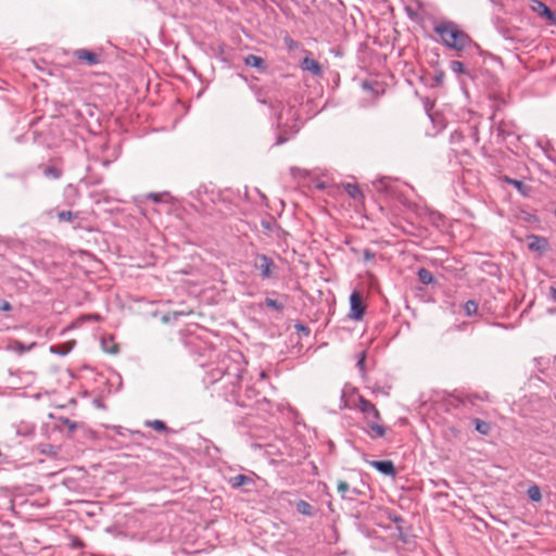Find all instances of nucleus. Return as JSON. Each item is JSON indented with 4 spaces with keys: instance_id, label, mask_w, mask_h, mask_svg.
<instances>
[{
    "instance_id": "obj_31",
    "label": "nucleus",
    "mask_w": 556,
    "mask_h": 556,
    "mask_svg": "<svg viewBox=\"0 0 556 556\" xmlns=\"http://www.w3.org/2000/svg\"><path fill=\"white\" fill-rule=\"evenodd\" d=\"M102 344H103V349H104L106 352H109V353H116V352H117V348H116L115 345L111 349V348L106 346L105 341H103V343H102Z\"/></svg>"
},
{
    "instance_id": "obj_39",
    "label": "nucleus",
    "mask_w": 556,
    "mask_h": 556,
    "mask_svg": "<svg viewBox=\"0 0 556 556\" xmlns=\"http://www.w3.org/2000/svg\"><path fill=\"white\" fill-rule=\"evenodd\" d=\"M554 214H555V216H556V210L554 211Z\"/></svg>"
},
{
    "instance_id": "obj_12",
    "label": "nucleus",
    "mask_w": 556,
    "mask_h": 556,
    "mask_svg": "<svg viewBox=\"0 0 556 556\" xmlns=\"http://www.w3.org/2000/svg\"><path fill=\"white\" fill-rule=\"evenodd\" d=\"M251 482L252 479L245 475H237L230 479L231 486L236 489Z\"/></svg>"
},
{
    "instance_id": "obj_38",
    "label": "nucleus",
    "mask_w": 556,
    "mask_h": 556,
    "mask_svg": "<svg viewBox=\"0 0 556 556\" xmlns=\"http://www.w3.org/2000/svg\"><path fill=\"white\" fill-rule=\"evenodd\" d=\"M393 521H394V522H400V521H402V518H401V517H399V516H396V517H394V518H393Z\"/></svg>"
},
{
    "instance_id": "obj_35",
    "label": "nucleus",
    "mask_w": 556,
    "mask_h": 556,
    "mask_svg": "<svg viewBox=\"0 0 556 556\" xmlns=\"http://www.w3.org/2000/svg\"><path fill=\"white\" fill-rule=\"evenodd\" d=\"M551 296L554 301H556V288L554 287L551 288Z\"/></svg>"
},
{
    "instance_id": "obj_18",
    "label": "nucleus",
    "mask_w": 556,
    "mask_h": 556,
    "mask_svg": "<svg viewBox=\"0 0 556 556\" xmlns=\"http://www.w3.org/2000/svg\"><path fill=\"white\" fill-rule=\"evenodd\" d=\"M528 497L534 502H539L542 498L541 490L538 485H532L527 491Z\"/></svg>"
},
{
    "instance_id": "obj_11",
    "label": "nucleus",
    "mask_w": 556,
    "mask_h": 556,
    "mask_svg": "<svg viewBox=\"0 0 556 556\" xmlns=\"http://www.w3.org/2000/svg\"><path fill=\"white\" fill-rule=\"evenodd\" d=\"M296 510L303 516H313L315 514L314 507L306 501L300 500L295 503Z\"/></svg>"
},
{
    "instance_id": "obj_7",
    "label": "nucleus",
    "mask_w": 556,
    "mask_h": 556,
    "mask_svg": "<svg viewBox=\"0 0 556 556\" xmlns=\"http://www.w3.org/2000/svg\"><path fill=\"white\" fill-rule=\"evenodd\" d=\"M74 55L77 58V60L86 62L89 65H94L99 63L98 54L86 49L76 50L74 52Z\"/></svg>"
},
{
    "instance_id": "obj_14",
    "label": "nucleus",
    "mask_w": 556,
    "mask_h": 556,
    "mask_svg": "<svg viewBox=\"0 0 556 556\" xmlns=\"http://www.w3.org/2000/svg\"><path fill=\"white\" fill-rule=\"evenodd\" d=\"M546 247L545 239L533 237V240L529 243V249L532 251H542Z\"/></svg>"
},
{
    "instance_id": "obj_1",
    "label": "nucleus",
    "mask_w": 556,
    "mask_h": 556,
    "mask_svg": "<svg viewBox=\"0 0 556 556\" xmlns=\"http://www.w3.org/2000/svg\"><path fill=\"white\" fill-rule=\"evenodd\" d=\"M434 31L440 36L442 42L454 50L460 51L469 43V37L452 22L437 25Z\"/></svg>"
},
{
    "instance_id": "obj_22",
    "label": "nucleus",
    "mask_w": 556,
    "mask_h": 556,
    "mask_svg": "<svg viewBox=\"0 0 556 556\" xmlns=\"http://www.w3.org/2000/svg\"><path fill=\"white\" fill-rule=\"evenodd\" d=\"M450 68L456 74L465 73V65L459 61H452Z\"/></svg>"
},
{
    "instance_id": "obj_6",
    "label": "nucleus",
    "mask_w": 556,
    "mask_h": 556,
    "mask_svg": "<svg viewBox=\"0 0 556 556\" xmlns=\"http://www.w3.org/2000/svg\"><path fill=\"white\" fill-rule=\"evenodd\" d=\"M370 466L387 476L393 477L396 473L394 464L391 460H372Z\"/></svg>"
},
{
    "instance_id": "obj_17",
    "label": "nucleus",
    "mask_w": 556,
    "mask_h": 556,
    "mask_svg": "<svg viewBox=\"0 0 556 556\" xmlns=\"http://www.w3.org/2000/svg\"><path fill=\"white\" fill-rule=\"evenodd\" d=\"M146 426L152 428L155 431L163 432L167 429L164 421L155 419V420H149L146 422Z\"/></svg>"
},
{
    "instance_id": "obj_33",
    "label": "nucleus",
    "mask_w": 556,
    "mask_h": 556,
    "mask_svg": "<svg viewBox=\"0 0 556 556\" xmlns=\"http://www.w3.org/2000/svg\"><path fill=\"white\" fill-rule=\"evenodd\" d=\"M288 139L283 136H279L277 141H276V144L279 146V144H282L287 141Z\"/></svg>"
},
{
    "instance_id": "obj_30",
    "label": "nucleus",
    "mask_w": 556,
    "mask_h": 556,
    "mask_svg": "<svg viewBox=\"0 0 556 556\" xmlns=\"http://www.w3.org/2000/svg\"><path fill=\"white\" fill-rule=\"evenodd\" d=\"M374 257H375V254L371 251L365 250V252H364L365 260L369 261V260H372Z\"/></svg>"
},
{
    "instance_id": "obj_37",
    "label": "nucleus",
    "mask_w": 556,
    "mask_h": 556,
    "mask_svg": "<svg viewBox=\"0 0 556 556\" xmlns=\"http://www.w3.org/2000/svg\"><path fill=\"white\" fill-rule=\"evenodd\" d=\"M149 197H150V198H152V199H153V201H155V202H157V201L160 200L157 194H153V193H152V194H150Z\"/></svg>"
},
{
    "instance_id": "obj_27",
    "label": "nucleus",
    "mask_w": 556,
    "mask_h": 556,
    "mask_svg": "<svg viewBox=\"0 0 556 556\" xmlns=\"http://www.w3.org/2000/svg\"><path fill=\"white\" fill-rule=\"evenodd\" d=\"M508 182L513 185L516 189L523 193V184L516 179H508Z\"/></svg>"
},
{
    "instance_id": "obj_10",
    "label": "nucleus",
    "mask_w": 556,
    "mask_h": 556,
    "mask_svg": "<svg viewBox=\"0 0 556 556\" xmlns=\"http://www.w3.org/2000/svg\"><path fill=\"white\" fill-rule=\"evenodd\" d=\"M244 64L258 70H265V62L261 56L249 54L244 58Z\"/></svg>"
},
{
    "instance_id": "obj_23",
    "label": "nucleus",
    "mask_w": 556,
    "mask_h": 556,
    "mask_svg": "<svg viewBox=\"0 0 556 556\" xmlns=\"http://www.w3.org/2000/svg\"><path fill=\"white\" fill-rule=\"evenodd\" d=\"M43 173H45V175H46L47 177H52V178H54V179H58V178L61 176V170H60V169H58V168H55V167H51V166H50V167L45 168V172H43Z\"/></svg>"
},
{
    "instance_id": "obj_26",
    "label": "nucleus",
    "mask_w": 556,
    "mask_h": 556,
    "mask_svg": "<svg viewBox=\"0 0 556 556\" xmlns=\"http://www.w3.org/2000/svg\"><path fill=\"white\" fill-rule=\"evenodd\" d=\"M356 366L358 367L361 372L364 375L365 374V353H362L359 355Z\"/></svg>"
},
{
    "instance_id": "obj_3",
    "label": "nucleus",
    "mask_w": 556,
    "mask_h": 556,
    "mask_svg": "<svg viewBox=\"0 0 556 556\" xmlns=\"http://www.w3.org/2000/svg\"><path fill=\"white\" fill-rule=\"evenodd\" d=\"M357 407L365 415L367 422L380 419V413L377 407L363 396L359 397Z\"/></svg>"
},
{
    "instance_id": "obj_28",
    "label": "nucleus",
    "mask_w": 556,
    "mask_h": 556,
    "mask_svg": "<svg viewBox=\"0 0 556 556\" xmlns=\"http://www.w3.org/2000/svg\"><path fill=\"white\" fill-rule=\"evenodd\" d=\"M12 308L11 304L8 301H0V309L3 312H8Z\"/></svg>"
},
{
    "instance_id": "obj_15",
    "label": "nucleus",
    "mask_w": 556,
    "mask_h": 556,
    "mask_svg": "<svg viewBox=\"0 0 556 556\" xmlns=\"http://www.w3.org/2000/svg\"><path fill=\"white\" fill-rule=\"evenodd\" d=\"M418 278H419L420 282H422L425 285H429L433 281L432 274L426 268H420L418 270Z\"/></svg>"
},
{
    "instance_id": "obj_25",
    "label": "nucleus",
    "mask_w": 556,
    "mask_h": 556,
    "mask_svg": "<svg viewBox=\"0 0 556 556\" xmlns=\"http://www.w3.org/2000/svg\"><path fill=\"white\" fill-rule=\"evenodd\" d=\"M265 303L268 307L275 308L277 311L282 309V305L276 300L267 298Z\"/></svg>"
},
{
    "instance_id": "obj_36",
    "label": "nucleus",
    "mask_w": 556,
    "mask_h": 556,
    "mask_svg": "<svg viewBox=\"0 0 556 556\" xmlns=\"http://www.w3.org/2000/svg\"><path fill=\"white\" fill-rule=\"evenodd\" d=\"M435 78H437V81H438V83H441V81H442V79H443V73H440L439 75H437V77H435Z\"/></svg>"
},
{
    "instance_id": "obj_5",
    "label": "nucleus",
    "mask_w": 556,
    "mask_h": 556,
    "mask_svg": "<svg viewBox=\"0 0 556 556\" xmlns=\"http://www.w3.org/2000/svg\"><path fill=\"white\" fill-rule=\"evenodd\" d=\"M530 8L538 15L545 17L547 21L556 23V17H555L554 12L549 8H547L542 1L532 0Z\"/></svg>"
},
{
    "instance_id": "obj_21",
    "label": "nucleus",
    "mask_w": 556,
    "mask_h": 556,
    "mask_svg": "<svg viewBox=\"0 0 556 556\" xmlns=\"http://www.w3.org/2000/svg\"><path fill=\"white\" fill-rule=\"evenodd\" d=\"M58 218L61 222H72L76 218V215L71 211H62L58 214Z\"/></svg>"
},
{
    "instance_id": "obj_34",
    "label": "nucleus",
    "mask_w": 556,
    "mask_h": 556,
    "mask_svg": "<svg viewBox=\"0 0 556 556\" xmlns=\"http://www.w3.org/2000/svg\"><path fill=\"white\" fill-rule=\"evenodd\" d=\"M277 123H278L279 127L282 126V113L281 112L277 115Z\"/></svg>"
},
{
    "instance_id": "obj_20",
    "label": "nucleus",
    "mask_w": 556,
    "mask_h": 556,
    "mask_svg": "<svg viewBox=\"0 0 556 556\" xmlns=\"http://www.w3.org/2000/svg\"><path fill=\"white\" fill-rule=\"evenodd\" d=\"M464 308H465L466 314H467L468 316H471V315H473V314H476V313H477V311H478V304H477L475 301L469 300V301H467V302L465 303Z\"/></svg>"
},
{
    "instance_id": "obj_24",
    "label": "nucleus",
    "mask_w": 556,
    "mask_h": 556,
    "mask_svg": "<svg viewBox=\"0 0 556 556\" xmlns=\"http://www.w3.org/2000/svg\"><path fill=\"white\" fill-rule=\"evenodd\" d=\"M337 488H338V492L341 494L342 498H344L345 493L350 489V485L345 481H339Z\"/></svg>"
},
{
    "instance_id": "obj_4",
    "label": "nucleus",
    "mask_w": 556,
    "mask_h": 556,
    "mask_svg": "<svg viewBox=\"0 0 556 556\" xmlns=\"http://www.w3.org/2000/svg\"><path fill=\"white\" fill-rule=\"evenodd\" d=\"M351 312L350 317L354 320L362 319L365 306L362 303V296L357 291H354L350 296Z\"/></svg>"
},
{
    "instance_id": "obj_19",
    "label": "nucleus",
    "mask_w": 556,
    "mask_h": 556,
    "mask_svg": "<svg viewBox=\"0 0 556 556\" xmlns=\"http://www.w3.org/2000/svg\"><path fill=\"white\" fill-rule=\"evenodd\" d=\"M35 344L36 343H31L29 345H25L24 343L16 341L13 344V350L16 351L20 354H23L25 352L30 351L35 346Z\"/></svg>"
},
{
    "instance_id": "obj_2",
    "label": "nucleus",
    "mask_w": 556,
    "mask_h": 556,
    "mask_svg": "<svg viewBox=\"0 0 556 556\" xmlns=\"http://www.w3.org/2000/svg\"><path fill=\"white\" fill-rule=\"evenodd\" d=\"M254 266L261 271V276L263 279H269L273 277V269L275 267V264L273 260L269 258L267 255H256Z\"/></svg>"
},
{
    "instance_id": "obj_16",
    "label": "nucleus",
    "mask_w": 556,
    "mask_h": 556,
    "mask_svg": "<svg viewBox=\"0 0 556 556\" xmlns=\"http://www.w3.org/2000/svg\"><path fill=\"white\" fill-rule=\"evenodd\" d=\"M345 191L348 192V194L353 198V199H361L362 198V191L359 190V188L356 186V185H352V184H348L345 187H344Z\"/></svg>"
},
{
    "instance_id": "obj_13",
    "label": "nucleus",
    "mask_w": 556,
    "mask_h": 556,
    "mask_svg": "<svg viewBox=\"0 0 556 556\" xmlns=\"http://www.w3.org/2000/svg\"><path fill=\"white\" fill-rule=\"evenodd\" d=\"M378 420L368 421V426L375 433V437L381 438L386 434V428L377 422Z\"/></svg>"
},
{
    "instance_id": "obj_8",
    "label": "nucleus",
    "mask_w": 556,
    "mask_h": 556,
    "mask_svg": "<svg viewBox=\"0 0 556 556\" xmlns=\"http://www.w3.org/2000/svg\"><path fill=\"white\" fill-rule=\"evenodd\" d=\"M302 68L304 71H307V72L314 74V75H320V73H321V68H320V65L318 64V62L311 58H305L302 61Z\"/></svg>"
},
{
    "instance_id": "obj_32",
    "label": "nucleus",
    "mask_w": 556,
    "mask_h": 556,
    "mask_svg": "<svg viewBox=\"0 0 556 556\" xmlns=\"http://www.w3.org/2000/svg\"><path fill=\"white\" fill-rule=\"evenodd\" d=\"M64 422L67 425V427H68V429H70L71 431H73V430H75V429H76V424H75V422H73V421H71V420H68V419H65V421H64Z\"/></svg>"
},
{
    "instance_id": "obj_29",
    "label": "nucleus",
    "mask_w": 556,
    "mask_h": 556,
    "mask_svg": "<svg viewBox=\"0 0 556 556\" xmlns=\"http://www.w3.org/2000/svg\"><path fill=\"white\" fill-rule=\"evenodd\" d=\"M485 424L481 422L479 419H477V426L476 429L481 433H486V430L484 429Z\"/></svg>"
},
{
    "instance_id": "obj_9",
    "label": "nucleus",
    "mask_w": 556,
    "mask_h": 556,
    "mask_svg": "<svg viewBox=\"0 0 556 556\" xmlns=\"http://www.w3.org/2000/svg\"><path fill=\"white\" fill-rule=\"evenodd\" d=\"M74 342H66V343H63V344H56V345H51L50 346V352L52 354H58V355H61V356H65L67 355L74 348Z\"/></svg>"
}]
</instances>
